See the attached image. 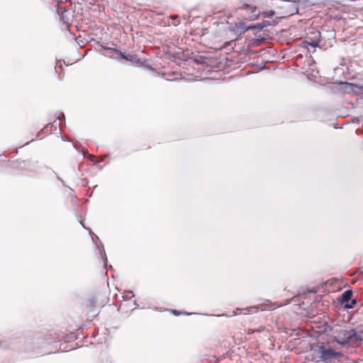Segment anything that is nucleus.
Instances as JSON below:
<instances>
[{
	"mask_svg": "<svg viewBox=\"0 0 363 363\" xmlns=\"http://www.w3.org/2000/svg\"><path fill=\"white\" fill-rule=\"evenodd\" d=\"M352 344L363 341V330L356 331L352 329Z\"/></svg>",
	"mask_w": 363,
	"mask_h": 363,
	"instance_id": "nucleus-8",
	"label": "nucleus"
},
{
	"mask_svg": "<svg viewBox=\"0 0 363 363\" xmlns=\"http://www.w3.org/2000/svg\"><path fill=\"white\" fill-rule=\"evenodd\" d=\"M362 130H363V124H362Z\"/></svg>",
	"mask_w": 363,
	"mask_h": 363,
	"instance_id": "nucleus-25",
	"label": "nucleus"
},
{
	"mask_svg": "<svg viewBox=\"0 0 363 363\" xmlns=\"http://www.w3.org/2000/svg\"><path fill=\"white\" fill-rule=\"evenodd\" d=\"M80 223H81V225H82L85 229H86V228L84 226V223H83V222H82V221H80ZM87 230H89V233L90 235L91 236V239H92L93 242H94V238H96V239L99 240V238H98L96 235H94V234L93 233V232L91 231V230L90 228H87Z\"/></svg>",
	"mask_w": 363,
	"mask_h": 363,
	"instance_id": "nucleus-13",
	"label": "nucleus"
},
{
	"mask_svg": "<svg viewBox=\"0 0 363 363\" xmlns=\"http://www.w3.org/2000/svg\"><path fill=\"white\" fill-rule=\"evenodd\" d=\"M352 291L351 290H346L341 296L340 301L344 304L345 308H352L357 303L355 299H352Z\"/></svg>",
	"mask_w": 363,
	"mask_h": 363,
	"instance_id": "nucleus-5",
	"label": "nucleus"
},
{
	"mask_svg": "<svg viewBox=\"0 0 363 363\" xmlns=\"http://www.w3.org/2000/svg\"><path fill=\"white\" fill-rule=\"evenodd\" d=\"M103 48L105 50H109L111 52H116L117 54H119L120 57L122 59H124V60H125L127 61L133 62L134 60L135 57L133 55H125V54L121 52V51H119L118 50H116V49H112V48H106V47H103Z\"/></svg>",
	"mask_w": 363,
	"mask_h": 363,
	"instance_id": "nucleus-7",
	"label": "nucleus"
},
{
	"mask_svg": "<svg viewBox=\"0 0 363 363\" xmlns=\"http://www.w3.org/2000/svg\"><path fill=\"white\" fill-rule=\"evenodd\" d=\"M334 341L345 347L352 344V329L340 330L334 337Z\"/></svg>",
	"mask_w": 363,
	"mask_h": 363,
	"instance_id": "nucleus-3",
	"label": "nucleus"
},
{
	"mask_svg": "<svg viewBox=\"0 0 363 363\" xmlns=\"http://www.w3.org/2000/svg\"><path fill=\"white\" fill-rule=\"evenodd\" d=\"M25 351L30 352L34 351V350L33 349H30V348H26V349H25Z\"/></svg>",
	"mask_w": 363,
	"mask_h": 363,
	"instance_id": "nucleus-19",
	"label": "nucleus"
},
{
	"mask_svg": "<svg viewBox=\"0 0 363 363\" xmlns=\"http://www.w3.org/2000/svg\"><path fill=\"white\" fill-rule=\"evenodd\" d=\"M340 89L345 93L352 92V83L350 82H341Z\"/></svg>",
	"mask_w": 363,
	"mask_h": 363,
	"instance_id": "nucleus-9",
	"label": "nucleus"
},
{
	"mask_svg": "<svg viewBox=\"0 0 363 363\" xmlns=\"http://www.w3.org/2000/svg\"><path fill=\"white\" fill-rule=\"evenodd\" d=\"M263 13H264V16L270 18L274 15V11H268L267 12H264Z\"/></svg>",
	"mask_w": 363,
	"mask_h": 363,
	"instance_id": "nucleus-15",
	"label": "nucleus"
},
{
	"mask_svg": "<svg viewBox=\"0 0 363 363\" xmlns=\"http://www.w3.org/2000/svg\"><path fill=\"white\" fill-rule=\"evenodd\" d=\"M311 36L303 42L305 44V47L309 50V46L315 48L320 46V43L325 39L328 38L330 42L328 44H331L332 41L335 39V33L334 30H328L323 33L319 30H313L310 33Z\"/></svg>",
	"mask_w": 363,
	"mask_h": 363,
	"instance_id": "nucleus-1",
	"label": "nucleus"
},
{
	"mask_svg": "<svg viewBox=\"0 0 363 363\" xmlns=\"http://www.w3.org/2000/svg\"><path fill=\"white\" fill-rule=\"evenodd\" d=\"M318 354H319L320 360L325 362H331L342 356L340 352H336L330 347L321 344L318 347Z\"/></svg>",
	"mask_w": 363,
	"mask_h": 363,
	"instance_id": "nucleus-2",
	"label": "nucleus"
},
{
	"mask_svg": "<svg viewBox=\"0 0 363 363\" xmlns=\"http://www.w3.org/2000/svg\"><path fill=\"white\" fill-rule=\"evenodd\" d=\"M62 11V8L58 6V12Z\"/></svg>",
	"mask_w": 363,
	"mask_h": 363,
	"instance_id": "nucleus-21",
	"label": "nucleus"
},
{
	"mask_svg": "<svg viewBox=\"0 0 363 363\" xmlns=\"http://www.w3.org/2000/svg\"><path fill=\"white\" fill-rule=\"evenodd\" d=\"M130 294H131V296H133V291H130Z\"/></svg>",
	"mask_w": 363,
	"mask_h": 363,
	"instance_id": "nucleus-24",
	"label": "nucleus"
},
{
	"mask_svg": "<svg viewBox=\"0 0 363 363\" xmlns=\"http://www.w3.org/2000/svg\"><path fill=\"white\" fill-rule=\"evenodd\" d=\"M83 154H84V157H85L86 156V154H88V152H87L84 151V152H83Z\"/></svg>",
	"mask_w": 363,
	"mask_h": 363,
	"instance_id": "nucleus-20",
	"label": "nucleus"
},
{
	"mask_svg": "<svg viewBox=\"0 0 363 363\" xmlns=\"http://www.w3.org/2000/svg\"><path fill=\"white\" fill-rule=\"evenodd\" d=\"M99 250H100V254H101V258L104 260V265L106 266L107 265V257L106 256L105 250H104L103 246L101 247V249H100Z\"/></svg>",
	"mask_w": 363,
	"mask_h": 363,
	"instance_id": "nucleus-12",
	"label": "nucleus"
},
{
	"mask_svg": "<svg viewBox=\"0 0 363 363\" xmlns=\"http://www.w3.org/2000/svg\"><path fill=\"white\" fill-rule=\"evenodd\" d=\"M58 179H60V181H62V182H64L61 179L60 177H57Z\"/></svg>",
	"mask_w": 363,
	"mask_h": 363,
	"instance_id": "nucleus-23",
	"label": "nucleus"
},
{
	"mask_svg": "<svg viewBox=\"0 0 363 363\" xmlns=\"http://www.w3.org/2000/svg\"><path fill=\"white\" fill-rule=\"evenodd\" d=\"M171 311L175 315H181V314H184V315H191V314L190 313L182 312V311H177V310H171Z\"/></svg>",
	"mask_w": 363,
	"mask_h": 363,
	"instance_id": "nucleus-14",
	"label": "nucleus"
},
{
	"mask_svg": "<svg viewBox=\"0 0 363 363\" xmlns=\"http://www.w3.org/2000/svg\"><path fill=\"white\" fill-rule=\"evenodd\" d=\"M261 308V310H264V308H262V306H253V307H251L250 309L251 308H256V309H257V308Z\"/></svg>",
	"mask_w": 363,
	"mask_h": 363,
	"instance_id": "nucleus-17",
	"label": "nucleus"
},
{
	"mask_svg": "<svg viewBox=\"0 0 363 363\" xmlns=\"http://www.w3.org/2000/svg\"><path fill=\"white\" fill-rule=\"evenodd\" d=\"M352 92L360 94L363 92V82L354 84L352 83Z\"/></svg>",
	"mask_w": 363,
	"mask_h": 363,
	"instance_id": "nucleus-10",
	"label": "nucleus"
},
{
	"mask_svg": "<svg viewBox=\"0 0 363 363\" xmlns=\"http://www.w3.org/2000/svg\"><path fill=\"white\" fill-rule=\"evenodd\" d=\"M236 315V313L235 311H233V314L230 316H233V315Z\"/></svg>",
	"mask_w": 363,
	"mask_h": 363,
	"instance_id": "nucleus-22",
	"label": "nucleus"
},
{
	"mask_svg": "<svg viewBox=\"0 0 363 363\" xmlns=\"http://www.w3.org/2000/svg\"><path fill=\"white\" fill-rule=\"evenodd\" d=\"M241 9L246 12L247 14L246 18L250 21L257 19L260 14V11L258 10L256 6H253L247 4H242Z\"/></svg>",
	"mask_w": 363,
	"mask_h": 363,
	"instance_id": "nucleus-6",
	"label": "nucleus"
},
{
	"mask_svg": "<svg viewBox=\"0 0 363 363\" xmlns=\"http://www.w3.org/2000/svg\"><path fill=\"white\" fill-rule=\"evenodd\" d=\"M254 333H255V330H252V329H249L248 331H247L248 334H252Z\"/></svg>",
	"mask_w": 363,
	"mask_h": 363,
	"instance_id": "nucleus-18",
	"label": "nucleus"
},
{
	"mask_svg": "<svg viewBox=\"0 0 363 363\" xmlns=\"http://www.w3.org/2000/svg\"><path fill=\"white\" fill-rule=\"evenodd\" d=\"M263 330H264V328L263 327H259V328L255 330V332L260 333V332H262Z\"/></svg>",
	"mask_w": 363,
	"mask_h": 363,
	"instance_id": "nucleus-16",
	"label": "nucleus"
},
{
	"mask_svg": "<svg viewBox=\"0 0 363 363\" xmlns=\"http://www.w3.org/2000/svg\"><path fill=\"white\" fill-rule=\"evenodd\" d=\"M57 118L60 121L58 126H59L60 129L61 130L62 127V123H65V114L63 113H60L59 114V116L57 117Z\"/></svg>",
	"mask_w": 363,
	"mask_h": 363,
	"instance_id": "nucleus-11",
	"label": "nucleus"
},
{
	"mask_svg": "<svg viewBox=\"0 0 363 363\" xmlns=\"http://www.w3.org/2000/svg\"><path fill=\"white\" fill-rule=\"evenodd\" d=\"M269 25L268 21H264L262 23H257L256 25L253 26H245L244 23L239 22L238 23L235 24V32L238 33L239 35H242L245 33L247 30L250 29L257 28L258 30H262L264 27Z\"/></svg>",
	"mask_w": 363,
	"mask_h": 363,
	"instance_id": "nucleus-4",
	"label": "nucleus"
}]
</instances>
